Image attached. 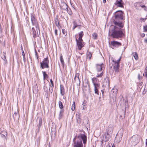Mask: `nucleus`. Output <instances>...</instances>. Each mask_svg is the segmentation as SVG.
<instances>
[{"mask_svg": "<svg viewBox=\"0 0 147 147\" xmlns=\"http://www.w3.org/2000/svg\"><path fill=\"white\" fill-rule=\"evenodd\" d=\"M82 140L84 144H86L87 137L85 134H81L74 138L73 147H83Z\"/></svg>", "mask_w": 147, "mask_h": 147, "instance_id": "1", "label": "nucleus"}, {"mask_svg": "<svg viewBox=\"0 0 147 147\" xmlns=\"http://www.w3.org/2000/svg\"><path fill=\"white\" fill-rule=\"evenodd\" d=\"M115 19L113 21L114 24L115 26H118L120 28H123V24L120 21V20H123V11L121 10H119L116 12Z\"/></svg>", "mask_w": 147, "mask_h": 147, "instance_id": "2", "label": "nucleus"}, {"mask_svg": "<svg viewBox=\"0 0 147 147\" xmlns=\"http://www.w3.org/2000/svg\"><path fill=\"white\" fill-rule=\"evenodd\" d=\"M118 26H114V29L111 34V36L114 38H118L123 37L124 34L122 31V29L118 28Z\"/></svg>", "mask_w": 147, "mask_h": 147, "instance_id": "3", "label": "nucleus"}, {"mask_svg": "<svg viewBox=\"0 0 147 147\" xmlns=\"http://www.w3.org/2000/svg\"><path fill=\"white\" fill-rule=\"evenodd\" d=\"M121 59V57H120L117 61H115V60L114 59H112V61L113 62V69L115 72H118L119 71V61Z\"/></svg>", "mask_w": 147, "mask_h": 147, "instance_id": "4", "label": "nucleus"}, {"mask_svg": "<svg viewBox=\"0 0 147 147\" xmlns=\"http://www.w3.org/2000/svg\"><path fill=\"white\" fill-rule=\"evenodd\" d=\"M49 60L48 58H45L43 60L42 62H40V67L42 69L45 68H48L49 67Z\"/></svg>", "mask_w": 147, "mask_h": 147, "instance_id": "5", "label": "nucleus"}, {"mask_svg": "<svg viewBox=\"0 0 147 147\" xmlns=\"http://www.w3.org/2000/svg\"><path fill=\"white\" fill-rule=\"evenodd\" d=\"M76 40L78 47V49L79 50H81L82 48L84 46L85 43L83 42V40H81L80 39L78 40L77 38H76Z\"/></svg>", "mask_w": 147, "mask_h": 147, "instance_id": "6", "label": "nucleus"}, {"mask_svg": "<svg viewBox=\"0 0 147 147\" xmlns=\"http://www.w3.org/2000/svg\"><path fill=\"white\" fill-rule=\"evenodd\" d=\"M31 19L32 24L33 25L35 26L36 29H37V27L38 26V24L37 20L33 14H31Z\"/></svg>", "mask_w": 147, "mask_h": 147, "instance_id": "7", "label": "nucleus"}, {"mask_svg": "<svg viewBox=\"0 0 147 147\" xmlns=\"http://www.w3.org/2000/svg\"><path fill=\"white\" fill-rule=\"evenodd\" d=\"M110 45L113 47L117 48L119 46H121V42L117 41H113L111 42Z\"/></svg>", "mask_w": 147, "mask_h": 147, "instance_id": "8", "label": "nucleus"}, {"mask_svg": "<svg viewBox=\"0 0 147 147\" xmlns=\"http://www.w3.org/2000/svg\"><path fill=\"white\" fill-rule=\"evenodd\" d=\"M96 69L97 72H101L102 69L104 67V65L103 63L100 64H96Z\"/></svg>", "mask_w": 147, "mask_h": 147, "instance_id": "9", "label": "nucleus"}, {"mask_svg": "<svg viewBox=\"0 0 147 147\" xmlns=\"http://www.w3.org/2000/svg\"><path fill=\"white\" fill-rule=\"evenodd\" d=\"M113 131V128L111 126L110 127H109L107 129V136H105V138L106 139V140L105 141L106 142L107 141H108L109 140V138L108 137H107V136L109 135V134H111L112 133Z\"/></svg>", "mask_w": 147, "mask_h": 147, "instance_id": "10", "label": "nucleus"}, {"mask_svg": "<svg viewBox=\"0 0 147 147\" xmlns=\"http://www.w3.org/2000/svg\"><path fill=\"white\" fill-rule=\"evenodd\" d=\"M103 86H105L107 88H109L110 86V82L108 77H106L102 85Z\"/></svg>", "mask_w": 147, "mask_h": 147, "instance_id": "11", "label": "nucleus"}, {"mask_svg": "<svg viewBox=\"0 0 147 147\" xmlns=\"http://www.w3.org/2000/svg\"><path fill=\"white\" fill-rule=\"evenodd\" d=\"M123 134L122 133L118 132L115 137V140L117 143L120 142L122 139Z\"/></svg>", "mask_w": 147, "mask_h": 147, "instance_id": "12", "label": "nucleus"}, {"mask_svg": "<svg viewBox=\"0 0 147 147\" xmlns=\"http://www.w3.org/2000/svg\"><path fill=\"white\" fill-rule=\"evenodd\" d=\"M123 3L122 0H116L115 3V5L121 7H123Z\"/></svg>", "mask_w": 147, "mask_h": 147, "instance_id": "13", "label": "nucleus"}, {"mask_svg": "<svg viewBox=\"0 0 147 147\" xmlns=\"http://www.w3.org/2000/svg\"><path fill=\"white\" fill-rule=\"evenodd\" d=\"M0 134L1 137L5 138L7 135V133L5 129H1L0 130Z\"/></svg>", "mask_w": 147, "mask_h": 147, "instance_id": "14", "label": "nucleus"}, {"mask_svg": "<svg viewBox=\"0 0 147 147\" xmlns=\"http://www.w3.org/2000/svg\"><path fill=\"white\" fill-rule=\"evenodd\" d=\"M68 6L65 3H62L60 5V7L62 9L67 10V11L68 10Z\"/></svg>", "mask_w": 147, "mask_h": 147, "instance_id": "15", "label": "nucleus"}, {"mask_svg": "<svg viewBox=\"0 0 147 147\" xmlns=\"http://www.w3.org/2000/svg\"><path fill=\"white\" fill-rule=\"evenodd\" d=\"M94 86V93L95 94H96L97 95H98V89L99 88V85H95Z\"/></svg>", "mask_w": 147, "mask_h": 147, "instance_id": "16", "label": "nucleus"}, {"mask_svg": "<svg viewBox=\"0 0 147 147\" xmlns=\"http://www.w3.org/2000/svg\"><path fill=\"white\" fill-rule=\"evenodd\" d=\"M60 90L61 94L63 96L65 93V90L63 86L61 85H60Z\"/></svg>", "mask_w": 147, "mask_h": 147, "instance_id": "17", "label": "nucleus"}, {"mask_svg": "<svg viewBox=\"0 0 147 147\" xmlns=\"http://www.w3.org/2000/svg\"><path fill=\"white\" fill-rule=\"evenodd\" d=\"M84 35V34L83 31H81L80 32H79L78 33V36H79L78 39L81 40H82V38Z\"/></svg>", "mask_w": 147, "mask_h": 147, "instance_id": "18", "label": "nucleus"}, {"mask_svg": "<svg viewBox=\"0 0 147 147\" xmlns=\"http://www.w3.org/2000/svg\"><path fill=\"white\" fill-rule=\"evenodd\" d=\"M5 54H6L5 52H3V55H2V56H1V57L3 59V60L4 61V63H5L7 62L6 59V57H5Z\"/></svg>", "mask_w": 147, "mask_h": 147, "instance_id": "19", "label": "nucleus"}, {"mask_svg": "<svg viewBox=\"0 0 147 147\" xmlns=\"http://www.w3.org/2000/svg\"><path fill=\"white\" fill-rule=\"evenodd\" d=\"M64 112V109H61V110L59 117V119H60L63 116V114Z\"/></svg>", "mask_w": 147, "mask_h": 147, "instance_id": "20", "label": "nucleus"}, {"mask_svg": "<svg viewBox=\"0 0 147 147\" xmlns=\"http://www.w3.org/2000/svg\"><path fill=\"white\" fill-rule=\"evenodd\" d=\"M55 24L57 26L59 27V23L57 18H56L54 20Z\"/></svg>", "mask_w": 147, "mask_h": 147, "instance_id": "21", "label": "nucleus"}, {"mask_svg": "<svg viewBox=\"0 0 147 147\" xmlns=\"http://www.w3.org/2000/svg\"><path fill=\"white\" fill-rule=\"evenodd\" d=\"M112 91H113V93H114L113 95L115 97L117 92V89L114 88L112 90Z\"/></svg>", "mask_w": 147, "mask_h": 147, "instance_id": "22", "label": "nucleus"}, {"mask_svg": "<svg viewBox=\"0 0 147 147\" xmlns=\"http://www.w3.org/2000/svg\"><path fill=\"white\" fill-rule=\"evenodd\" d=\"M132 54L135 59L136 60H137L138 59V57L137 53L136 52H133L132 53Z\"/></svg>", "mask_w": 147, "mask_h": 147, "instance_id": "23", "label": "nucleus"}, {"mask_svg": "<svg viewBox=\"0 0 147 147\" xmlns=\"http://www.w3.org/2000/svg\"><path fill=\"white\" fill-rule=\"evenodd\" d=\"M59 108L61 109H63V104L62 102L61 101H59Z\"/></svg>", "mask_w": 147, "mask_h": 147, "instance_id": "24", "label": "nucleus"}, {"mask_svg": "<svg viewBox=\"0 0 147 147\" xmlns=\"http://www.w3.org/2000/svg\"><path fill=\"white\" fill-rule=\"evenodd\" d=\"M96 80L97 79L95 78H93L92 79V82L94 86H95V85H99L96 82Z\"/></svg>", "mask_w": 147, "mask_h": 147, "instance_id": "25", "label": "nucleus"}, {"mask_svg": "<svg viewBox=\"0 0 147 147\" xmlns=\"http://www.w3.org/2000/svg\"><path fill=\"white\" fill-rule=\"evenodd\" d=\"M32 29L33 32V37H34L36 35V32L35 29L34 27H32Z\"/></svg>", "mask_w": 147, "mask_h": 147, "instance_id": "26", "label": "nucleus"}, {"mask_svg": "<svg viewBox=\"0 0 147 147\" xmlns=\"http://www.w3.org/2000/svg\"><path fill=\"white\" fill-rule=\"evenodd\" d=\"M138 5V6L141 7L142 8H144V9L146 11V6L144 5H140L139 3H137L136 5Z\"/></svg>", "mask_w": 147, "mask_h": 147, "instance_id": "27", "label": "nucleus"}, {"mask_svg": "<svg viewBox=\"0 0 147 147\" xmlns=\"http://www.w3.org/2000/svg\"><path fill=\"white\" fill-rule=\"evenodd\" d=\"M42 123V119L41 118H40L39 121V125L38 126V128H39L40 127H41Z\"/></svg>", "mask_w": 147, "mask_h": 147, "instance_id": "28", "label": "nucleus"}, {"mask_svg": "<svg viewBox=\"0 0 147 147\" xmlns=\"http://www.w3.org/2000/svg\"><path fill=\"white\" fill-rule=\"evenodd\" d=\"M87 55L88 59L89 58V59H90L92 57V54L90 52H88L87 53Z\"/></svg>", "mask_w": 147, "mask_h": 147, "instance_id": "29", "label": "nucleus"}, {"mask_svg": "<svg viewBox=\"0 0 147 147\" xmlns=\"http://www.w3.org/2000/svg\"><path fill=\"white\" fill-rule=\"evenodd\" d=\"M74 26L73 27V30H74L75 28H76L78 25H77L76 21H74L73 22Z\"/></svg>", "mask_w": 147, "mask_h": 147, "instance_id": "30", "label": "nucleus"}, {"mask_svg": "<svg viewBox=\"0 0 147 147\" xmlns=\"http://www.w3.org/2000/svg\"><path fill=\"white\" fill-rule=\"evenodd\" d=\"M92 38L94 39H96L97 38V35L96 33H94L92 34Z\"/></svg>", "mask_w": 147, "mask_h": 147, "instance_id": "31", "label": "nucleus"}, {"mask_svg": "<svg viewBox=\"0 0 147 147\" xmlns=\"http://www.w3.org/2000/svg\"><path fill=\"white\" fill-rule=\"evenodd\" d=\"M60 61L62 64L63 65L64 64V62L62 56V55H61L60 57Z\"/></svg>", "mask_w": 147, "mask_h": 147, "instance_id": "32", "label": "nucleus"}, {"mask_svg": "<svg viewBox=\"0 0 147 147\" xmlns=\"http://www.w3.org/2000/svg\"><path fill=\"white\" fill-rule=\"evenodd\" d=\"M42 73L44 79L45 80L46 79V78L48 76L45 71H42Z\"/></svg>", "mask_w": 147, "mask_h": 147, "instance_id": "33", "label": "nucleus"}, {"mask_svg": "<svg viewBox=\"0 0 147 147\" xmlns=\"http://www.w3.org/2000/svg\"><path fill=\"white\" fill-rule=\"evenodd\" d=\"M75 109V102H74L71 107V109L72 111H74Z\"/></svg>", "mask_w": 147, "mask_h": 147, "instance_id": "34", "label": "nucleus"}, {"mask_svg": "<svg viewBox=\"0 0 147 147\" xmlns=\"http://www.w3.org/2000/svg\"><path fill=\"white\" fill-rule=\"evenodd\" d=\"M62 32L63 34L65 36L67 35V32L66 30L64 29H63L62 30Z\"/></svg>", "mask_w": 147, "mask_h": 147, "instance_id": "35", "label": "nucleus"}, {"mask_svg": "<svg viewBox=\"0 0 147 147\" xmlns=\"http://www.w3.org/2000/svg\"><path fill=\"white\" fill-rule=\"evenodd\" d=\"M103 75V74L102 72L100 74H97V75L96 76V77L97 78H99V77L101 78V77Z\"/></svg>", "mask_w": 147, "mask_h": 147, "instance_id": "36", "label": "nucleus"}, {"mask_svg": "<svg viewBox=\"0 0 147 147\" xmlns=\"http://www.w3.org/2000/svg\"><path fill=\"white\" fill-rule=\"evenodd\" d=\"M143 29L144 32H147V25L144 26Z\"/></svg>", "mask_w": 147, "mask_h": 147, "instance_id": "37", "label": "nucleus"}, {"mask_svg": "<svg viewBox=\"0 0 147 147\" xmlns=\"http://www.w3.org/2000/svg\"><path fill=\"white\" fill-rule=\"evenodd\" d=\"M53 87H52L51 86H50L49 88V91L51 93H52L53 92Z\"/></svg>", "mask_w": 147, "mask_h": 147, "instance_id": "38", "label": "nucleus"}, {"mask_svg": "<svg viewBox=\"0 0 147 147\" xmlns=\"http://www.w3.org/2000/svg\"><path fill=\"white\" fill-rule=\"evenodd\" d=\"M14 115H13V116L14 118H15L16 116H18V113H17V112L15 111L14 112Z\"/></svg>", "mask_w": 147, "mask_h": 147, "instance_id": "39", "label": "nucleus"}, {"mask_svg": "<svg viewBox=\"0 0 147 147\" xmlns=\"http://www.w3.org/2000/svg\"><path fill=\"white\" fill-rule=\"evenodd\" d=\"M51 84L50 85V86H51L52 87H53L54 86V84L53 83V82L51 79L50 80Z\"/></svg>", "mask_w": 147, "mask_h": 147, "instance_id": "40", "label": "nucleus"}, {"mask_svg": "<svg viewBox=\"0 0 147 147\" xmlns=\"http://www.w3.org/2000/svg\"><path fill=\"white\" fill-rule=\"evenodd\" d=\"M146 18H141V19H140V21H141L142 22H144L146 20Z\"/></svg>", "mask_w": 147, "mask_h": 147, "instance_id": "41", "label": "nucleus"}, {"mask_svg": "<svg viewBox=\"0 0 147 147\" xmlns=\"http://www.w3.org/2000/svg\"><path fill=\"white\" fill-rule=\"evenodd\" d=\"M55 33L56 35H57V30L56 29L55 30Z\"/></svg>", "mask_w": 147, "mask_h": 147, "instance_id": "42", "label": "nucleus"}, {"mask_svg": "<svg viewBox=\"0 0 147 147\" xmlns=\"http://www.w3.org/2000/svg\"><path fill=\"white\" fill-rule=\"evenodd\" d=\"M142 78V77H140V74H138V79L139 80H140V79H141Z\"/></svg>", "mask_w": 147, "mask_h": 147, "instance_id": "43", "label": "nucleus"}, {"mask_svg": "<svg viewBox=\"0 0 147 147\" xmlns=\"http://www.w3.org/2000/svg\"><path fill=\"white\" fill-rule=\"evenodd\" d=\"M145 34L144 33H142L141 34V36L142 37H144L145 36Z\"/></svg>", "mask_w": 147, "mask_h": 147, "instance_id": "44", "label": "nucleus"}, {"mask_svg": "<svg viewBox=\"0 0 147 147\" xmlns=\"http://www.w3.org/2000/svg\"><path fill=\"white\" fill-rule=\"evenodd\" d=\"M22 54L23 57H25V54L24 51H22Z\"/></svg>", "mask_w": 147, "mask_h": 147, "instance_id": "45", "label": "nucleus"}, {"mask_svg": "<svg viewBox=\"0 0 147 147\" xmlns=\"http://www.w3.org/2000/svg\"><path fill=\"white\" fill-rule=\"evenodd\" d=\"M20 48H21V50H22V51H24L23 50V47H22V45H21V47H20Z\"/></svg>", "mask_w": 147, "mask_h": 147, "instance_id": "46", "label": "nucleus"}, {"mask_svg": "<svg viewBox=\"0 0 147 147\" xmlns=\"http://www.w3.org/2000/svg\"><path fill=\"white\" fill-rule=\"evenodd\" d=\"M144 42L146 43H147V39L145 38L144 39Z\"/></svg>", "mask_w": 147, "mask_h": 147, "instance_id": "47", "label": "nucleus"}, {"mask_svg": "<svg viewBox=\"0 0 147 147\" xmlns=\"http://www.w3.org/2000/svg\"><path fill=\"white\" fill-rule=\"evenodd\" d=\"M85 108H86V107L84 106L82 108V110H84L85 109Z\"/></svg>", "mask_w": 147, "mask_h": 147, "instance_id": "48", "label": "nucleus"}, {"mask_svg": "<svg viewBox=\"0 0 147 147\" xmlns=\"http://www.w3.org/2000/svg\"><path fill=\"white\" fill-rule=\"evenodd\" d=\"M125 111L124 112H123V113H124V114L123 116V118L124 117H125Z\"/></svg>", "mask_w": 147, "mask_h": 147, "instance_id": "49", "label": "nucleus"}, {"mask_svg": "<svg viewBox=\"0 0 147 147\" xmlns=\"http://www.w3.org/2000/svg\"><path fill=\"white\" fill-rule=\"evenodd\" d=\"M106 2V0H103V3H105Z\"/></svg>", "mask_w": 147, "mask_h": 147, "instance_id": "50", "label": "nucleus"}, {"mask_svg": "<svg viewBox=\"0 0 147 147\" xmlns=\"http://www.w3.org/2000/svg\"><path fill=\"white\" fill-rule=\"evenodd\" d=\"M101 92L102 93V96H103V93H104V91L103 90H101Z\"/></svg>", "mask_w": 147, "mask_h": 147, "instance_id": "51", "label": "nucleus"}, {"mask_svg": "<svg viewBox=\"0 0 147 147\" xmlns=\"http://www.w3.org/2000/svg\"><path fill=\"white\" fill-rule=\"evenodd\" d=\"M44 90H45V92H46L47 90H46L45 89V86H44Z\"/></svg>", "mask_w": 147, "mask_h": 147, "instance_id": "52", "label": "nucleus"}, {"mask_svg": "<svg viewBox=\"0 0 147 147\" xmlns=\"http://www.w3.org/2000/svg\"><path fill=\"white\" fill-rule=\"evenodd\" d=\"M146 144L147 146V139L146 140Z\"/></svg>", "mask_w": 147, "mask_h": 147, "instance_id": "53", "label": "nucleus"}, {"mask_svg": "<svg viewBox=\"0 0 147 147\" xmlns=\"http://www.w3.org/2000/svg\"><path fill=\"white\" fill-rule=\"evenodd\" d=\"M35 55H36V56H37V53L36 52V51H35Z\"/></svg>", "mask_w": 147, "mask_h": 147, "instance_id": "54", "label": "nucleus"}, {"mask_svg": "<svg viewBox=\"0 0 147 147\" xmlns=\"http://www.w3.org/2000/svg\"><path fill=\"white\" fill-rule=\"evenodd\" d=\"M23 60H24V61H25V57H23Z\"/></svg>", "mask_w": 147, "mask_h": 147, "instance_id": "55", "label": "nucleus"}, {"mask_svg": "<svg viewBox=\"0 0 147 147\" xmlns=\"http://www.w3.org/2000/svg\"><path fill=\"white\" fill-rule=\"evenodd\" d=\"M35 28H36V27H35ZM38 28V26L37 27V29ZM36 30H37V31H38V30H37V29H36Z\"/></svg>", "mask_w": 147, "mask_h": 147, "instance_id": "56", "label": "nucleus"}, {"mask_svg": "<svg viewBox=\"0 0 147 147\" xmlns=\"http://www.w3.org/2000/svg\"><path fill=\"white\" fill-rule=\"evenodd\" d=\"M69 14H70V15H71V14H72V13H69Z\"/></svg>", "mask_w": 147, "mask_h": 147, "instance_id": "57", "label": "nucleus"}, {"mask_svg": "<svg viewBox=\"0 0 147 147\" xmlns=\"http://www.w3.org/2000/svg\"><path fill=\"white\" fill-rule=\"evenodd\" d=\"M87 83L88 84H89V82L88 81L87 82Z\"/></svg>", "mask_w": 147, "mask_h": 147, "instance_id": "58", "label": "nucleus"}, {"mask_svg": "<svg viewBox=\"0 0 147 147\" xmlns=\"http://www.w3.org/2000/svg\"><path fill=\"white\" fill-rule=\"evenodd\" d=\"M113 146H114V145L113 144V145L112 146V147H114Z\"/></svg>", "mask_w": 147, "mask_h": 147, "instance_id": "59", "label": "nucleus"}, {"mask_svg": "<svg viewBox=\"0 0 147 147\" xmlns=\"http://www.w3.org/2000/svg\"><path fill=\"white\" fill-rule=\"evenodd\" d=\"M113 146H114V145L113 144V145L112 146V147H114Z\"/></svg>", "mask_w": 147, "mask_h": 147, "instance_id": "60", "label": "nucleus"}, {"mask_svg": "<svg viewBox=\"0 0 147 147\" xmlns=\"http://www.w3.org/2000/svg\"><path fill=\"white\" fill-rule=\"evenodd\" d=\"M120 116H121H121H122L121 115H120Z\"/></svg>", "mask_w": 147, "mask_h": 147, "instance_id": "61", "label": "nucleus"}]
</instances>
